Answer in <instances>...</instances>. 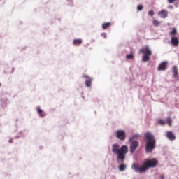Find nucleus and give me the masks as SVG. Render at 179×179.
Listing matches in <instances>:
<instances>
[{
    "instance_id": "nucleus-1",
    "label": "nucleus",
    "mask_w": 179,
    "mask_h": 179,
    "mask_svg": "<svg viewBox=\"0 0 179 179\" xmlns=\"http://www.w3.org/2000/svg\"><path fill=\"white\" fill-rule=\"evenodd\" d=\"M158 163L159 162L156 158L152 159H146L141 166H139V164L138 163H134L131 166V169H133L136 173H145L148 169H153L156 167Z\"/></svg>"
},
{
    "instance_id": "nucleus-2",
    "label": "nucleus",
    "mask_w": 179,
    "mask_h": 179,
    "mask_svg": "<svg viewBox=\"0 0 179 179\" xmlns=\"http://www.w3.org/2000/svg\"><path fill=\"white\" fill-rule=\"evenodd\" d=\"M112 152L114 155H117V160L119 162H124L125 160L126 155L128 153V146L122 145L120 148V145L118 143H115L112 145Z\"/></svg>"
},
{
    "instance_id": "nucleus-3",
    "label": "nucleus",
    "mask_w": 179,
    "mask_h": 179,
    "mask_svg": "<svg viewBox=\"0 0 179 179\" xmlns=\"http://www.w3.org/2000/svg\"><path fill=\"white\" fill-rule=\"evenodd\" d=\"M145 144V153H152L153 150L156 148V138L155 136L150 132L148 131L144 134Z\"/></svg>"
},
{
    "instance_id": "nucleus-4",
    "label": "nucleus",
    "mask_w": 179,
    "mask_h": 179,
    "mask_svg": "<svg viewBox=\"0 0 179 179\" xmlns=\"http://www.w3.org/2000/svg\"><path fill=\"white\" fill-rule=\"evenodd\" d=\"M140 52L143 54V62H148L150 59V56L152 55V50L149 48V47L145 46L143 48L140 49Z\"/></svg>"
},
{
    "instance_id": "nucleus-5",
    "label": "nucleus",
    "mask_w": 179,
    "mask_h": 179,
    "mask_svg": "<svg viewBox=\"0 0 179 179\" xmlns=\"http://www.w3.org/2000/svg\"><path fill=\"white\" fill-rule=\"evenodd\" d=\"M116 138L120 141H125L127 138V134L124 130H117L116 131Z\"/></svg>"
},
{
    "instance_id": "nucleus-6",
    "label": "nucleus",
    "mask_w": 179,
    "mask_h": 179,
    "mask_svg": "<svg viewBox=\"0 0 179 179\" xmlns=\"http://www.w3.org/2000/svg\"><path fill=\"white\" fill-rule=\"evenodd\" d=\"M138 146H139V142L135 140L131 141L130 145V152L134 153L135 150L138 149Z\"/></svg>"
},
{
    "instance_id": "nucleus-7",
    "label": "nucleus",
    "mask_w": 179,
    "mask_h": 179,
    "mask_svg": "<svg viewBox=\"0 0 179 179\" xmlns=\"http://www.w3.org/2000/svg\"><path fill=\"white\" fill-rule=\"evenodd\" d=\"M83 78L87 79L85 81V86H87V87H91L92 82H93V78H90L89 76L86 74H83Z\"/></svg>"
},
{
    "instance_id": "nucleus-8",
    "label": "nucleus",
    "mask_w": 179,
    "mask_h": 179,
    "mask_svg": "<svg viewBox=\"0 0 179 179\" xmlns=\"http://www.w3.org/2000/svg\"><path fill=\"white\" fill-rule=\"evenodd\" d=\"M167 69V62L164 61L158 66V71H166Z\"/></svg>"
},
{
    "instance_id": "nucleus-9",
    "label": "nucleus",
    "mask_w": 179,
    "mask_h": 179,
    "mask_svg": "<svg viewBox=\"0 0 179 179\" xmlns=\"http://www.w3.org/2000/svg\"><path fill=\"white\" fill-rule=\"evenodd\" d=\"M158 15L162 19H166V17L169 16V11L166 10H162L158 13Z\"/></svg>"
},
{
    "instance_id": "nucleus-10",
    "label": "nucleus",
    "mask_w": 179,
    "mask_h": 179,
    "mask_svg": "<svg viewBox=\"0 0 179 179\" xmlns=\"http://www.w3.org/2000/svg\"><path fill=\"white\" fill-rule=\"evenodd\" d=\"M171 43L172 45H173V47H178V43H179L178 38L172 36L171 39Z\"/></svg>"
},
{
    "instance_id": "nucleus-11",
    "label": "nucleus",
    "mask_w": 179,
    "mask_h": 179,
    "mask_svg": "<svg viewBox=\"0 0 179 179\" xmlns=\"http://www.w3.org/2000/svg\"><path fill=\"white\" fill-rule=\"evenodd\" d=\"M166 138H168L169 141H176V135H174L172 131H167Z\"/></svg>"
},
{
    "instance_id": "nucleus-12",
    "label": "nucleus",
    "mask_w": 179,
    "mask_h": 179,
    "mask_svg": "<svg viewBox=\"0 0 179 179\" xmlns=\"http://www.w3.org/2000/svg\"><path fill=\"white\" fill-rule=\"evenodd\" d=\"M172 72L173 73V78H177L178 76V69L177 66H173L172 69Z\"/></svg>"
},
{
    "instance_id": "nucleus-13",
    "label": "nucleus",
    "mask_w": 179,
    "mask_h": 179,
    "mask_svg": "<svg viewBox=\"0 0 179 179\" xmlns=\"http://www.w3.org/2000/svg\"><path fill=\"white\" fill-rule=\"evenodd\" d=\"M36 110H37L40 117H45V115H46L45 113H44V111L43 110H41V108H40V107L36 108Z\"/></svg>"
},
{
    "instance_id": "nucleus-14",
    "label": "nucleus",
    "mask_w": 179,
    "mask_h": 179,
    "mask_svg": "<svg viewBox=\"0 0 179 179\" xmlns=\"http://www.w3.org/2000/svg\"><path fill=\"white\" fill-rule=\"evenodd\" d=\"M73 44V45H80L82 44V39H74Z\"/></svg>"
},
{
    "instance_id": "nucleus-15",
    "label": "nucleus",
    "mask_w": 179,
    "mask_h": 179,
    "mask_svg": "<svg viewBox=\"0 0 179 179\" xmlns=\"http://www.w3.org/2000/svg\"><path fill=\"white\" fill-rule=\"evenodd\" d=\"M110 26H111V23H110V22L103 23L102 24V29L103 30H106V29H108V27H110Z\"/></svg>"
},
{
    "instance_id": "nucleus-16",
    "label": "nucleus",
    "mask_w": 179,
    "mask_h": 179,
    "mask_svg": "<svg viewBox=\"0 0 179 179\" xmlns=\"http://www.w3.org/2000/svg\"><path fill=\"white\" fill-rule=\"evenodd\" d=\"M125 169H127V165L124 164H122L119 166V170L120 171H124Z\"/></svg>"
},
{
    "instance_id": "nucleus-17",
    "label": "nucleus",
    "mask_w": 179,
    "mask_h": 179,
    "mask_svg": "<svg viewBox=\"0 0 179 179\" xmlns=\"http://www.w3.org/2000/svg\"><path fill=\"white\" fill-rule=\"evenodd\" d=\"M166 122H167L169 127H171V125H172V124H173V120H171V117H168L166 118Z\"/></svg>"
},
{
    "instance_id": "nucleus-18",
    "label": "nucleus",
    "mask_w": 179,
    "mask_h": 179,
    "mask_svg": "<svg viewBox=\"0 0 179 179\" xmlns=\"http://www.w3.org/2000/svg\"><path fill=\"white\" fill-rule=\"evenodd\" d=\"M157 123L159 124V125H166V121H164V120L162 119H159L157 120Z\"/></svg>"
},
{
    "instance_id": "nucleus-19",
    "label": "nucleus",
    "mask_w": 179,
    "mask_h": 179,
    "mask_svg": "<svg viewBox=\"0 0 179 179\" xmlns=\"http://www.w3.org/2000/svg\"><path fill=\"white\" fill-rule=\"evenodd\" d=\"M176 34H177V29L173 28L171 31V32H170V35L171 36H176Z\"/></svg>"
},
{
    "instance_id": "nucleus-20",
    "label": "nucleus",
    "mask_w": 179,
    "mask_h": 179,
    "mask_svg": "<svg viewBox=\"0 0 179 179\" xmlns=\"http://www.w3.org/2000/svg\"><path fill=\"white\" fill-rule=\"evenodd\" d=\"M126 57H127V59H134V54L131 53L127 55Z\"/></svg>"
},
{
    "instance_id": "nucleus-21",
    "label": "nucleus",
    "mask_w": 179,
    "mask_h": 179,
    "mask_svg": "<svg viewBox=\"0 0 179 179\" xmlns=\"http://www.w3.org/2000/svg\"><path fill=\"white\" fill-rule=\"evenodd\" d=\"M153 24L155 27L160 26V22L157 21V20H153Z\"/></svg>"
},
{
    "instance_id": "nucleus-22",
    "label": "nucleus",
    "mask_w": 179,
    "mask_h": 179,
    "mask_svg": "<svg viewBox=\"0 0 179 179\" xmlns=\"http://www.w3.org/2000/svg\"><path fill=\"white\" fill-rule=\"evenodd\" d=\"M137 10H138V11H141V10H143V6H142V5H138V6H137Z\"/></svg>"
},
{
    "instance_id": "nucleus-23",
    "label": "nucleus",
    "mask_w": 179,
    "mask_h": 179,
    "mask_svg": "<svg viewBox=\"0 0 179 179\" xmlns=\"http://www.w3.org/2000/svg\"><path fill=\"white\" fill-rule=\"evenodd\" d=\"M148 15L149 16H153V15H155V12L153 10H150L148 12Z\"/></svg>"
},
{
    "instance_id": "nucleus-24",
    "label": "nucleus",
    "mask_w": 179,
    "mask_h": 179,
    "mask_svg": "<svg viewBox=\"0 0 179 179\" xmlns=\"http://www.w3.org/2000/svg\"><path fill=\"white\" fill-rule=\"evenodd\" d=\"M101 36L103 37V38L106 39L107 38V34L106 33H102Z\"/></svg>"
},
{
    "instance_id": "nucleus-25",
    "label": "nucleus",
    "mask_w": 179,
    "mask_h": 179,
    "mask_svg": "<svg viewBox=\"0 0 179 179\" xmlns=\"http://www.w3.org/2000/svg\"><path fill=\"white\" fill-rule=\"evenodd\" d=\"M177 0H168L169 3H174Z\"/></svg>"
},
{
    "instance_id": "nucleus-26",
    "label": "nucleus",
    "mask_w": 179,
    "mask_h": 179,
    "mask_svg": "<svg viewBox=\"0 0 179 179\" xmlns=\"http://www.w3.org/2000/svg\"><path fill=\"white\" fill-rule=\"evenodd\" d=\"M138 136H139V135L136 134V135H134V136H133V138H138Z\"/></svg>"
},
{
    "instance_id": "nucleus-27",
    "label": "nucleus",
    "mask_w": 179,
    "mask_h": 179,
    "mask_svg": "<svg viewBox=\"0 0 179 179\" xmlns=\"http://www.w3.org/2000/svg\"><path fill=\"white\" fill-rule=\"evenodd\" d=\"M9 143H13V140L10 139V140H9Z\"/></svg>"
},
{
    "instance_id": "nucleus-28",
    "label": "nucleus",
    "mask_w": 179,
    "mask_h": 179,
    "mask_svg": "<svg viewBox=\"0 0 179 179\" xmlns=\"http://www.w3.org/2000/svg\"><path fill=\"white\" fill-rule=\"evenodd\" d=\"M160 178H161V179H164V176H163V175L161 176H160Z\"/></svg>"
},
{
    "instance_id": "nucleus-29",
    "label": "nucleus",
    "mask_w": 179,
    "mask_h": 179,
    "mask_svg": "<svg viewBox=\"0 0 179 179\" xmlns=\"http://www.w3.org/2000/svg\"><path fill=\"white\" fill-rule=\"evenodd\" d=\"M0 86H1V83H0Z\"/></svg>"
}]
</instances>
